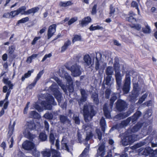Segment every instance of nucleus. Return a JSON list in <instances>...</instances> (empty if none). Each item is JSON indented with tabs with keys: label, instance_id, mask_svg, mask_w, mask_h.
I'll return each instance as SVG.
<instances>
[{
	"label": "nucleus",
	"instance_id": "obj_1",
	"mask_svg": "<svg viewBox=\"0 0 157 157\" xmlns=\"http://www.w3.org/2000/svg\"><path fill=\"white\" fill-rule=\"evenodd\" d=\"M141 114V113L140 111H138L136 112L132 117H128L125 120L122 121L121 123L117 124L116 125L112 127L110 130L112 129H113L114 128L119 129L124 128L127 126L131 121L132 123H135Z\"/></svg>",
	"mask_w": 157,
	"mask_h": 157
},
{
	"label": "nucleus",
	"instance_id": "obj_2",
	"mask_svg": "<svg viewBox=\"0 0 157 157\" xmlns=\"http://www.w3.org/2000/svg\"><path fill=\"white\" fill-rule=\"evenodd\" d=\"M35 128V125L33 120L27 121L25 125V128L23 132V134L26 138L30 140H32L36 138L37 139V137L30 132V131L34 130Z\"/></svg>",
	"mask_w": 157,
	"mask_h": 157
},
{
	"label": "nucleus",
	"instance_id": "obj_3",
	"mask_svg": "<svg viewBox=\"0 0 157 157\" xmlns=\"http://www.w3.org/2000/svg\"><path fill=\"white\" fill-rule=\"evenodd\" d=\"M83 112L84 119L86 122L91 120L96 114L92 106L90 103L84 105Z\"/></svg>",
	"mask_w": 157,
	"mask_h": 157
},
{
	"label": "nucleus",
	"instance_id": "obj_4",
	"mask_svg": "<svg viewBox=\"0 0 157 157\" xmlns=\"http://www.w3.org/2000/svg\"><path fill=\"white\" fill-rule=\"evenodd\" d=\"M49 89L53 93L54 95L58 102L59 105L63 109H66V103L65 102L63 104L61 103L62 98V94L58 90L57 85L55 84H52L50 86Z\"/></svg>",
	"mask_w": 157,
	"mask_h": 157
},
{
	"label": "nucleus",
	"instance_id": "obj_5",
	"mask_svg": "<svg viewBox=\"0 0 157 157\" xmlns=\"http://www.w3.org/2000/svg\"><path fill=\"white\" fill-rule=\"evenodd\" d=\"M117 59V58L115 59V61L113 67L115 69V76L117 84V88L118 90L120 89L121 87L122 78L120 73V70L119 69L118 67L119 62Z\"/></svg>",
	"mask_w": 157,
	"mask_h": 157
},
{
	"label": "nucleus",
	"instance_id": "obj_6",
	"mask_svg": "<svg viewBox=\"0 0 157 157\" xmlns=\"http://www.w3.org/2000/svg\"><path fill=\"white\" fill-rule=\"evenodd\" d=\"M46 98L47 100L42 101L41 105L45 109L51 110L52 107V105H56V103L55 101L54 98L49 94H48Z\"/></svg>",
	"mask_w": 157,
	"mask_h": 157
},
{
	"label": "nucleus",
	"instance_id": "obj_7",
	"mask_svg": "<svg viewBox=\"0 0 157 157\" xmlns=\"http://www.w3.org/2000/svg\"><path fill=\"white\" fill-rule=\"evenodd\" d=\"M66 68L71 72L72 75L74 77H77L80 75L82 73L81 67L77 63L73 64L71 67L66 66Z\"/></svg>",
	"mask_w": 157,
	"mask_h": 157
},
{
	"label": "nucleus",
	"instance_id": "obj_8",
	"mask_svg": "<svg viewBox=\"0 0 157 157\" xmlns=\"http://www.w3.org/2000/svg\"><path fill=\"white\" fill-rule=\"evenodd\" d=\"M61 148L63 149L66 150L71 154L73 150V146L72 145L68 143L66 139V137L64 136L63 137L61 141Z\"/></svg>",
	"mask_w": 157,
	"mask_h": 157
},
{
	"label": "nucleus",
	"instance_id": "obj_9",
	"mask_svg": "<svg viewBox=\"0 0 157 157\" xmlns=\"http://www.w3.org/2000/svg\"><path fill=\"white\" fill-rule=\"evenodd\" d=\"M131 80L130 75L128 74L126 75L124 83L122 88L124 94H127L129 91L130 87Z\"/></svg>",
	"mask_w": 157,
	"mask_h": 157
},
{
	"label": "nucleus",
	"instance_id": "obj_10",
	"mask_svg": "<svg viewBox=\"0 0 157 157\" xmlns=\"http://www.w3.org/2000/svg\"><path fill=\"white\" fill-rule=\"evenodd\" d=\"M102 56V55L101 53L99 52L96 53L95 68L96 70L100 69L102 68L103 62L101 61V59Z\"/></svg>",
	"mask_w": 157,
	"mask_h": 157
},
{
	"label": "nucleus",
	"instance_id": "obj_11",
	"mask_svg": "<svg viewBox=\"0 0 157 157\" xmlns=\"http://www.w3.org/2000/svg\"><path fill=\"white\" fill-rule=\"evenodd\" d=\"M116 107L118 111H122L127 108V104L124 101L119 99L116 103Z\"/></svg>",
	"mask_w": 157,
	"mask_h": 157
},
{
	"label": "nucleus",
	"instance_id": "obj_12",
	"mask_svg": "<svg viewBox=\"0 0 157 157\" xmlns=\"http://www.w3.org/2000/svg\"><path fill=\"white\" fill-rule=\"evenodd\" d=\"M22 146L23 148L25 150L31 151L36 146L33 142L28 140H26L23 143Z\"/></svg>",
	"mask_w": 157,
	"mask_h": 157
},
{
	"label": "nucleus",
	"instance_id": "obj_13",
	"mask_svg": "<svg viewBox=\"0 0 157 157\" xmlns=\"http://www.w3.org/2000/svg\"><path fill=\"white\" fill-rule=\"evenodd\" d=\"M80 91L81 94V97L80 99L78 101V102L79 105L80 106L82 104V102L86 101L88 96V92L83 89H81Z\"/></svg>",
	"mask_w": 157,
	"mask_h": 157
},
{
	"label": "nucleus",
	"instance_id": "obj_14",
	"mask_svg": "<svg viewBox=\"0 0 157 157\" xmlns=\"http://www.w3.org/2000/svg\"><path fill=\"white\" fill-rule=\"evenodd\" d=\"M154 151L150 147H147L145 149L141 148L139 149L138 152L139 155L142 154L144 155H148L151 154Z\"/></svg>",
	"mask_w": 157,
	"mask_h": 157
},
{
	"label": "nucleus",
	"instance_id": "obj_15",
	"mask_svg": "<svg viewBox=\"0 0 157 157\" xmlns=\"http://www.w3.org/2000/svg\"><path fill=\"white\" fill-rule=\"evenodd\" d=\"M92 63V59L90 56L87 54L85 55L83 57L82 63L85 67L90 66Z\"/></svg>",
	"mask_w": 157,
	"mask_h": 157
},
{
	"label": "nucleus",
	"instance_id": "obj_16",
	"mask_svg": "<svg viewBox=\"0 0 157 157\" xmlns=\"http://www.w3.org/2000/svg\"><path fill=\"white\" fill-rule=\"evenodd\" d=\"M56 24H54L49 27L48 31V39H50L54 34L56 31Z\"/></svg>",
	"mask_w": 157,
	"mask_h": 157
},
{
	"label": "nucleus",
	"instance_id": "obj_17",
	"mask_svg": "<svg viewBox=\"0 0 157 157\" xmlns=\"http://www.w3.org/2000/svg\"><path fill=\"white\" fill-rule=\"evenodd\" d=\"M99 147L97 150L96 157H98L99 156H100V157H102L105 155V146L103 144L101 145L99 144Z\"/></svg>",
	"mask_w": 157,
	"mask_h": 157
},
{
	"label": "nucleus",
	"instance_id": "obj_18",
	"mask_svg": "<svg viewBox=\"0 0 157 157\" xmlns=\"http://www.w3.org/2000/svg\"><path fill=\"white\" fill-rule=\"evenodd\" d=\"M136 84H134V90L132 92V94L130 95V101L132 102H135L136 101V98L138 97L139 94H138L137 91L136 90V88L135 87V86H137Z\"/></svg>",
	"mask_w": 157,
	"mask_h": 157
},
{
	"label": "nucleus",
	"instance_id": "obj_19",
	"mask_svg": "<svg viewBox=\"0 0 157 157\" xmlns=\"http://www.w3.org/2000/svg\"><path fill=\"white\" fill-rule=\"evenodd\" d=\"M120 95V93H114L112 94L111 97L110 99L109 104L110 108L111 109L113 108L114 102L117 98V97L119 96Z\"/></svg>",
	"mask_w": 157,
	"mask_h": 157
},
{
	"label": "nucleus",
	"instance_id": "obj_20",
	"mask_svg": "<svg viewBox=\"0 0 157 157\" xmlns=\"http://www.w3.org/2000/svg\"><path fill=\"white\" fill-rule=\"evenodd\" d=\"M68 115L69 117H72L74 120L75 124H80V120L78 115H76L71 110H69L68 112Z\"/></svg>",
	"mask_w": 157,
	"mask_h": 157
},
{
	"label": "nucleus",
	"instance_id": "obj_21",
	"mask_svg": "<svg viewBox=\"0 0 157 157\" xmlns=\"http://www.w3.org/2000/svg\"><path fill=\"white\" fill-rule=\"evenodd\" d=\"M112 76H107L105 78H104L103 84L111 86L113 83V81H114L113 78V81L112 80Z\"/></svg>",
	"mask_w": 157,
	"mask_h": 157
},
{
	"label": "nucleus",
	"instance_id": "obj_22",
	"mask_svg": "<svg viewBox=\"0 0 157 157\" xmlns=\"http://www.w3.org/2000/svg\"><path fill=\"white\" fill-rule=\"evenodd\" d=\"M130 115V113H128V112L124 113H121L116 115L115 117V118L118 120H121L128 117Z\"/></svg>",
	"mask_w": 157,
	"mask_h": 157
},
{
	"label": "nucleus",
	"instance_id": "obj_23",
	"mask_svg": "<svg viewBox=\"0 0 157 157\" xmlns=\"http://www.w3.org/2000/svg\"><path fill=\"white\" fill-rule=\"evenodd\" d=\"M142 124L138 123L135 125L133 128L130 130H128L126 133H129L130 132L132 133H134L137 132L141 127Z\"/></svg>",
	"mask_w": 157,
	"mask_h": 157
},
{
	"label": "nucleus",
	"instance_id": "obj_24",
	"mask_svg": "<svg viewBox=\"0 0 157 157\" xmlns=\"http://www.w3.org/2000/svg\"><path fill=\"white\" fill-rule=\"evenodd\" d=\"M103 111L105 116L107 118H110L111 117L110 112L108 110V108L107 104H105L103 106Z\"/></svg>",
	"mask_w": 157,
	"mask_h": 157
},
{
	"label": "nucleus",
	"instance_id": "obj_25",
	"mask_svg": "<svg viewBox=\"0 0 157 157\" xmlns=\"http://www.w3.org/2000/svg\"><path fill=\"white\" fill-rule=\"evenodd\" d=\"M91 21V19L90 17H87L83 19L80 23L81 26L83 27L90 22Z\"/></svg>",
	"mask_w": 157,
	"mask_h": 157
},
{
	"label": "nucleus",
	"instance_id": "obj_26",
	"mask_svg": "<svg viewBox=\"0 0 157 157\" xmlns=\"http://www.w3.org/2000/svg\"><path fill=\"white\" fill-rule=\"evenodd\" d=\"M39 10V8L38 7H36L29 9L26 11V15H28L31 13L34 14L37 12Z\"/></svg>",
	"mask_w": 157,
	"mask_h": 157
},
{
	"label": "nucleus",
	"instance_id": "obj_27",
	"mask_svg": "<svg viewBox=\"0 0 157 157\" xmlns=\"http://www.w3.org/2000/svg\"><path fill=\"white\" fill-rule=\"evenodd\" d=\"M43 157H50L51 155V151L50 149H46L41 152Z\"/></svg>",
	"mask_w": 157,
	"mask_h": 157
},
{
	"label": "nucleus",
	"instance_id": "obj_28",
	"mask_svg": "<svg viewBox=\"0 0 157 157\" xmlns=\"http://www.w3.org/2000/svg\"><path fill=\"white\" fill-rule=\"evenodd\" d=\"M26 8L25 6H23L20 7L17 10L19 14H20L21 15H26Z\"/></svg>",
	"mask_w": 157,
	"mask_h": 157
},
{
	"label": "nucleus",
	"instance_id": "obj_29",
	"mask_svg": "<svg viewBox=\"0 0 157 157\" xmlns=\"http://www.w3.org/2000/svg\"><path fill=\"white\" fill-rule=\"evenodd\" d=\"M89 29L90 31H94L96 30H103V27L100 26L99 25H97L96 24H94L91 25L89 28Z\"/></svg>",
	"mask_w": 157,
	"mask_h": 157
},
{
	"label": "nucleus",
	"instance_id": "obj_30",
	"mask_svg": "<svg viewBox=\"0 0 157 157\" xmlns=\"http://www.w3.org/2000/svg\"><path fill=\"white\" fill-rule=\"evenodd\" d=\"M59 118L61 122L63 123L69 124L70 122V121L67 119V117L65 116L60 115Z\"/></svg>",
	"mask_w": 157,
	"mask_h": 157
},
{
	"label": "nucleus",
	"instance_id": "obj_31",
	"mask_svg": "<svg viewBox=\"0 0 157 157\" xmlns=\"http://www.w3.org/2000/svg\"><path fill=\"white\" fill-rule=\"evenodd\" d=\"M105 73L107 76H112L113 73V69L111 66L108 67L106 70Z\"/></svg>",
	"mask_w": 157,
	"mask_h": 157
},
{
	"label": "nucleus",
	"instance_id": "obj_32",
	"mask_svg": "<svg viewBox=\"0 0 157 157\" xmlns=\"http://www.w3.org/2000/svg\"><path fill=\"white\" fill-rule=\"evenodd\" d=\"M3 82L4 84L8 85L10 89H12L13 88V85L11 83V81L9 80L8 78H3Z\"/></svg>",
	"mask_w": 157,
	"mask_h": 157
},
{
	"label": "nucleus",
	"instance_id": "obj_33",
	"mask_svg": "<svg viewBox=\"0 0 157 157\" xmlns=\"http://www.w3.org/2000/svg\"><path fill=\"white\" fill-rule=\"evenodd\" d=\"M115 12V8H114L112 4H111L109 6V16L113 17L114 15Z\"/></svg>",
	"mask_w": 157,
	"mask_h": 157
},
{
	"label": "nucleus",
	"instance_id": "obj_34",
	"mask_svg": "<svg viewBox=\"0 0 157 157\" xmlns=\"http://www.w3.org/2000/svg\"><path fill=\"white\" fill-rule=\"evenodd\" d=\"M100 125L101 127L102 130L104 132L106 125L105 118L103 117H102L100 120Z\"/></svg>",
	"mask_w": 157,
	"mask_h": 157
},
{
	"label": "nucleus",
	"instance_id": "obj_35",
	"mask_svg": "<svg viewBox=\"0 0 157 157\" xmlns=\"http://www.w3.org/2000/svg\"><path fill=\"white\" fill-rule=\"evenodd\" d=\"M29 116L30 117L35 119L40 117V116L39 114L35 111L31 112L29 113Z\"/></svg>",
	"mask_w": 157,
	"mask_h": 157
},
{
	"label": "nucleus",
	"instance_id": "obj_36",
	"mask_svg": "<svg viewBox=\"0 0 157 157\" xmlns=\"http://www.w3.org/2000/svg\"><path fill=\"white\" fill-rule=\"evenodd\" d=\"M98 94L96 92L93 93L92 94V98L93 99L94 102L98 104L99 102Z\"/></svg>",
	"mask_w": 157,
	"mask_h": 157
},
{
	"label": "nucleus",
	"instance_id": "obj_37",
	"mask_svg": "<svg viewBox=\"0 0 157 157\" xmlns=\"http://www.w3.org/2000/svg\"><path fill=\"white\" fill-rule=\"evenodd\" d=\"M146 144L145 141L140 142L139 143H137L133 146L131 147V149H135L140 147L143 145H145Z\"/></svg>",
	"mask_w": 157,
	"mask_h": 157
},
{
	"label": "nucleus",
	"instance_id": "obj_38",
	"mask_svg": "<svg viewBox=\"0 0 157 157\" xmlns=\"http://www.w3.org/2000/svg\"><path fill=\"white\" fill-rule=\"evenodd\" d=\"M146 144L145 141L140 142L139 143H137L133 146L131 147V149H135L140 147L143 145H145Z\"/></svg>",
	"mask_w": 157,
	"mask_h": 157
},
{
	"label": "nucleus",
	"instance_id": "obj_39",
	"mask_svg": "<svg viewBox=\"0 0 157 157\" xmlns=\"http://www.w3.org/2000/svg\"><path fill=\"white\" fill-rule=\"evenodd\" d=\"M135 135L134 134H132L126 136V137L128 140L130 144L134 142L136 139L135 138Z\"/></svg>",
	"mask_w": 157,
	"mask_h": 157
},
{
	"label": "nucleus",
	"instance_id": "obj_40",
	"mask_svg": "<svg viewBox=\"0 0 157 157\" xmlns=\"http://www.w3.org/2000/svg\"><path fill=\"white\" fill-rule=\"evenodd\" d=\"M96 133L95 136L96 138H98L99 140H101L102 134L101 131L99 129H97L96 131Z\"/></svg>",
	"mask_w": 157,
	"mask_h": 157
},
{
	"label": "nucleus",
	"instance_id": "obj_41",
	"mask_svg": "<svg viewBox=\"0 0 157 157\" xmlns=\"http://www.w3.org/2000/svg\"><path fill=\"white\" fill-rule=\"evenodd\" d=\"M57 80V82L59 85L61 87L62 90H63L65 93H66L67 92V87L66 86L63 84L58 79V78H56Z\"/></svg>",
	"mask_w": 157,
	"mask_h": 157
},
{
	"label": "nucleus",
	"instance_id": "obj_42",
	"mask_svg": "<svg viewBox=\"0 0 157 157\" xmlns=\"http://www.w3.org/2000/svg\"><path fill=\"white\" fill-rule=\"evenodd\" d=\"M142 32L144 33L149 34L151 32V29L150 26L146 25L145 27H143L142 29Z\"/></svg>",
	"mask_w": 157,
	"mask_h": 157
},
{
	"label": "nucleus",
	"instance_id": "obj_43",
	"mask_svg": "<svg viewBox=\"0 0 157 157\" xmlns=\"http://www.w3.org/2000/svg\"><path fill=\"white\" fill-rule=\"evenodd\" d=\"M89 145L88 144L87 147L85 148L79 157H85L89 151Z\"/></svg>",
	"mask_w": 157,
	"mask_h": 157
},
{
	"label": "nucleus",
	"instance_id": "obj_44",
	"mask_svg": "<svg viewBox=\"0 0 157 157\" xmlns=\"http://www.w3.org/2000/svg\"><path fill=\"white\" fill-rule=\"evenodd\" d=\"M32 151V154L33 155L35 156V157H39L40 155V153L39 152L37 151L36 146L33 149V150H31Z\"/></svg>",
	"mask_w": 157,
	"mask_h": 157
},
{
	"label": "nucleus",
	"instance_id": "obj_45",
	"mask_svg": "<svg viewBox=\"0 0 157 157\" xmlns=\"http://www.w3.org/2000/svg\"><path fill=\"white\" fill-rule=\"evenodd\" d=\"M33 72L32 71H29L28 72L25 74L24 76H23L21 78V80L22 81H24L25 78H27L29 77L31 75V74Z\"/></svg>",
	"mask_w": 157,
	"mask_h": 157
},
{
	"label": "nucleus",
	"instance_id": "obj_46",
	"mask_svg": "<svg viewBox=\"0 0 157 157\" xmlns=\"http://www.w3.org/2000/svg\"><path fill=\"white\" fill-rule=\"evenodd\" d=\"M40 139L42 141H45L47 139V136L44 132H42L40 133L39 136Z\"/></svg>",
	"mask_w": 157,
	"mask_h": 157
},
{
	"label": "nucleus",
	"instance_id": "obj_47",
	"mask_svg": "<svg viewBox=\"0 0 157 157\" xmlns=\"http://www.w3.org/2000/svg\"><path fill=\"white\" fill-rule=\"evenodd\" d=\"M73 3L70 1H68L67 2H61L59 5L61 6L65 7L71 5Z\"/></svg>",
	"mask_w": 157,
	"mask_h": 157
},
{
	"label": "nucleus",
	"instance_id": "obj_48",
	"mask_svg": "<svg viewBox=\"0 0 157 157\" xmlns=\"http://www.w3.org/2000/svg\"><path fill=\"white\" fill-rule=\"evenodd\" d=\"M49 140L52 144L53 145L55 142V137L54 134L52 133V131H51L50 134Z\"/></svg>",
	"mask_w": 157,
	"mask_h": 157
},
{
	"label": "nucleus",
	"instance_id": "obj_49",
	"mask_svg": "<svg viewBox=\"0 0 157 157\" xmlns=\"http://www.w3.org/2000/svg\"><path fill=\"white\" fill-rule=\"evenodd\" d=\"M52 157H60V153L56 150L52 149Z\"/></svg>",
	"mask_w": 157,
	"mask_h": 157
},
{
	"label": "nucleus",
	"instance_id": "obj_50",
	"mask_svg": "<svg viewBox=\"0 0 157 157\" xmlns=\"http://www.w3.org/2000/svg\"><path fill=\"white\" fill-rule=\"evenodd\" d=\"M148 94L145 93L144 94L142 97L139 99L137 102L138 103L140 104L142 103L147 98Z\"/></svg>",
	"mask_w": 157,
	"mask_h": 157
},
{
	"label": "nucleus",
	"instance_id": "obj_51",
	"mask_svg": "<svg viewBox=\"0 0 157 157\" xmlns=\"http://www.w3.org/2000/svg\"><path fill=\"white\" fill-rule=\"evenodd\" d=\"M122 144L123 146H126L130 144L126 136L124 137L121 140Z\"/></svg>",
	"mask_w": 157,
	"mask_h": 157
},
{
	"label": "nucleus",
	"instance_id": "obj_52",
	"mask_svg": "<svg viewBox=\"0 0 157 157\" xmlns=\"http://www.w3.org/2000/svg\"><path fill=\"white\" fill-rule=\"evenodd\" d=\"M29 18L28 17H26L23 18L21 20H18L17 21V24H20L21 23H25L29 21Z\"/></svg>",
	"mask_w": 157,
	"mask_h": 157
},
{
	"label": "nucleus",
	"instance_id": "obj_53",
	"mask_svg": "<svg viewBox=\"0 0 157 157\" xmlns=\"http://www.w3.org/2000/svg\"><path fill=\"white\" fill-rule=\"evenodd\" d=\"M131 28H134L137 30H140L141 28V26L140 24H133L130 25Z\"/></svg>",
	"mask_w": 157,
	"mask_h": 157
},
{
	"label": "nucleus",
	"instance_id": "obj_54",
	"mask_svg": "<svg viewBox=\"0 0 157 157\" xmlns=\"http://www.w3.org/2000/svg\"><path fill=\"white\" fill-rule=\"evenodd\" d=\"M53 115L51 113L48 112L46 113L44 115V117L46 119L51 120L53 118Z\"/></svg>",
	"mask_w": 157,
	"mask_h": 157
},
{
	"label": "nucleus",
	"instance_id": "obj_55",
	"mask_svg": "<svg viewBox=\"0 0 157 157\" xmlns=\"http://www.w3.org/2000/svg\"><path fill=\"white\" fill-rule=\"evenodd\" d=\"M65 78L67 82H68L69 85H72L73 83V81L71 77L67 75H65Z\"/></svg>",
	"mask_w": 157,
	"mask_h": 157
},
{
	"label": "nucleus",
	"instance_id": "obj_56",
	"mask_svg": "<svg viewBox=\"0 0 157 157\" xmlns=\"http://www.w3.org/2000/svg\"><path fill=\"white\" fill-rule=\"evenodd\" d=\"M44 73V71L43 70L40 71L39 73L37 74V75L36 78L34 79V80L36 81V82L37 81L40 79L42 75Z\"/></svg>",
	"mask_w": 157,
	"mask_h": 157
},
{
	"label": "nucleus",
	"instance_id": "obj_57",
	"mask_svg": "<svg viewBox=\"0 0 157 157\" xmlns=\"http://www.w3.org/2000/svg\"><path fill=\"white\" fill-rule=\"evenodd\" d=\"M10 13L11 14V18H13L14 17L16 16L17 15L19 14L17 10L11 11L10 12Z\"/></svg>",
	"mask_w": 157,
	"mask_h": 157
},
{
	"label": "nucleus",
	"instance_id": "obj_58",
	"mask_svg": "<svg viewBox=\"0 0 157 157\" xmlns=\"http://www.w3.org/2000/svg\"><path fill=\"white\" fill-rule=\"evenodd\" d=\"M126 20L130 22H134L136 21V19L132 16H130L129 17H127Z\"/></svg>",
	"mask_w": 157,
	"mask_h": 157
},
{
	"label": "nucleus",
	"instance_id": "obj_59",
	"mask_svg": "<svg viewBox=\"0 0 157 157\" xmlns=\"http://www.w3.org/2000/svg\"><path fill=\"white\" fill-rule=\"evenodd\" d=\"M81 39L80 36L78 35H75L73 39L72 42L74 43L76 41H79L81 40Z\"/></svg>",
	"mask_w": 157,
	"mask_h": 157
},
{
	"label": "nucleus",
	"instance_id": "obj_60",
	"mask_svg": "<svg viewBox=\"0 0 157 157\" xmlns=\"http://www.w3.org/2000/svg\"><path fill=\"white\" fill-rule=\"evenodd\" d=\"M111 90L109 89H107L105 91V97L106 99H108L109 98Z\"/></svg>",
	"mask_w": 157,
	"mask_h": 157
},
{
	"label": "nucleus",
	"instance_id": "obj_61",
	"mask_svg": "<svg viewBox=\"0 0 157 157\" xmlns=\"http://www.w3.org/2000/svg\"><path fill=\"white\" fill-rule=\"evenodd\" d=\"M37 82L34 80L33 82L29 84L28 86V88L29 89H33L36 85Z\"/></svg>",
	"mask_w": 157,
	"mask_h": 157
},
{
	"label": "nucleus",
	"instance_id": "obj_62",
	"mask_svg": "<svg viewBox=\"0 0 157 157\" xmlns=\"http://www.w3.org/2000/svg\"><path fill=\"white\" fill-rule=\"evenodd\" d=\"M34 107L39 112H40L43 111V108L36 104L34 105Z\"/></svg>",
	"mask_w": 157,
	"mask_h": 157
},
{
	"label": "nucleus",
	"instance_id": "obj_63",
	"mask_svg": "<svg viewBox=\"0 0 157 157\" xmlns=\"http://www.w3.org/2000/svg\"><path fill=\"white\" fill-rule=\"evenodd\" d=\"M77 20V17H74L71 18L70 20L68 21V24L69 25H70L76 21Z\"/></svg>",
	"mask_w": 157,
	"mask_h": 157
},
{
	"label": "nucleus",
	"instance_id": "obj_64",
	"mask_svg": "<svg viewBox=\"0 0 157 157\" xmlns=\"http://www.w3.org/2000/svg\"><path fill=\"white\" fill-rule=\"evenodd\" d=\"M157 149L154 151L150 155V157H157Z\"/></svg>",
	"mask_w": 157,
	"mask_h": 157
}]
</instances>
